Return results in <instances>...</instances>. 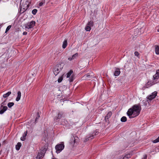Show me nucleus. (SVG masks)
<instances>
[{"mask_svg":"<svg viewBox=\"0 0 159 159\" xmlns=\"http://www.w3.org/2000/svg\"><path fill=\"white\" fill-rule=\"evenodd\" d=\"M141 110V107L140 104H135L128 109L127 114L129 118L131 119L139 115Z\"/></svg>","mask_w":159,"mask_h":159,"instance_id":"1","label":"nucleus"},{"mask_svg":"<svg viewBox=\"0 0 159 159\" xmlns=\"http://www.w3.org/2000/svg\"><path fill=\"white\" fill-rule=\"evenodd\" d=\"M30 4V0H27L25 3V4H22L20 6V12L22 13L25 11L29 7Z\"/></svg>","mask_w":159,"mask_h":159,"instance_id":"2","label":"nucleus"},{"mask_svg":"<svg viewBox=\"0 0 159 159\" xmlns=\"http://www.w3.org/2000/svg\"><path fill=\"white\" fill-rule=\"evenodd\" d=\"M35 22L34 21L32 20L30 22L26 24L25 25V28L27 31L29 30H33V28L35 26Z\"/></svg>","mask_w":159,"mask_h":159,"instance_id":"3","label":"nucleus"},{"mask_svg":"<svg viewBox=\"0 0 159 159\" xmlns=\"http://www.w3.org/2000/svg\"><path fill=\"white\" fill-rule=\"evenodd\" d=\"M64 116V113L62 111H58L56 112V115L54 116V120L56 122L61 119Z\"/></svg>","mask_w":159,"mask_h":159,"instance_id":"4","label":"nucleus"},{"mask_svg":"<svg viewBox=\"0 0 159 159\" xmlns=\"http://www.w3.org/2000/svg\"><path fill=\"white\" fill-rule=\"evenodd\" d=\"M66 76V78H69V80L70 82H72L73 81L75 78L74 75L73 74V71L72 70H70L68 73H67L65 76Z\"/></svg>","mask_w":159,"mask_h":159,"instance_id":"5","label":"nucleus"},{"mask_svg":"<svg viewBox=\"0 0 159 159\" xmlns=\"http://www.w3.org/2000/svg\"><path fill=\"white\" fill-rule=\"evenodd\" d=\"M64 145L62 143L60 144L57 145L55 147L56 152L57 153H60L64 148Z\"/></svg>","mask_w":159,"mask_h":159,"instance_id":"6","label":"nucleus"},{"mask_svg":"<svg viewBox=\"0 0 159 159\" xmlns=\"http://www.w3.org/2000/svg\"><path fill=\"white\" fill-rule=\"evenodd\" d=\"M62 68L61 67V65L59 64L57 65L54 68L53 73L55 75H57L61 70Z\"/></svg>","mask_w":159,"mask_h":159,"instance_id":"7","label":"nucleus"},{"mask_svg":"<svg viewBox=\"0 0 159 159\" xmlns=\"http://www.w3.org/2000/svg\"><path fill=\"white\" fill-rule=\"evenodd\" d=\"M46 151V150L45 148L41 150L38 153L37 157V159H41L43 158L45 153Z\"/></svg>","mask_w":159,"mask_h":159,"instance_id":"8","label":"nucleus"},{"mask_svg":"<svg viewBox=\"0 0 159 159\" xmlns=\"http://www.w3.org/2000/svg\"><path fill=\"white\" fill-rule=\"evenodd\" d=\"M3 105H4V102H2L0 107V114H3L7 110V106H3Z\"/></svg>","mask_w":159,"mask_h":159,"instance_id":"9","label":"nucleus"},{"mask_svg":"<svg viewBox=\"0 0 159 159\" xmlns=\"http://www.w3.org/2000/svg\"><path fill=\"white\" fill-rule=\"evenodd\" d=\"M156 83L157 82H155L154 81L149 80L145 84V86L146 88H148Z\"/></svg>","mask_w":159,"mask_h":159,"instance_id":"10","label":"nucleus"},{"mask_svg":"<svg viewBox=\"0 0 159 159\" xmlns=\"http://www.w3.org/2000/svg\"><path fill=\"white\" fill-rule=\"evenodd\" d=\"M95 133V134L94 135L93 134L91 135L89 137H86V138L85 139V140H84V142H86L88 140H89L90 139H93L94 137V136L98 134V131H96L94 133Z\"/></svg>","mask_w":159,"mask_h":159,"instance_id":"11","label":"nucleus"},{"mask_svg":"<svg viewBox=\"0 0 159 159\" xmlns=\"http://www.w3.org/2000/svg\"><path fill=\"white\" fill-rule=\"evenodd\" d=\"M112 113L111 111L109 112L105 118V120L106 122H109L108 119L111 117L112 115Z\"/></svg>","mask_w":159,"mask_h":159,"instance_id":"12","label":"nucleus"},{"mask_svg":"<svg viewBox=\"0 0 159 159\" xmlns=\"http://www.w3.org/2000/svg\"><path fill=\"white\" fill-rule=\"evenodd\" d=\"M120 72L119 68H116L115 71L114 73V75L115 76H118L120 74Z\"/></svg>","mask_w":159,"mask_h":159,"instance_id":"13","label":"nucleus"},{"mask_svg":"<svg viewBox=\"0 0 159 159\" xmlns=\"http://www.w3.org/2000/svg\"><path fill=\"white\" fill-rule=\"evenodd\" d=\"M21 97V93L20 91H18L17 93V96L16 99V101L18 102L20 99Z\"/></svg>","mask_w":159,"mask_h":159,"instance_id":"14","label":"nucleus"},{"mask_svg":"<svg viewBox=\"0 0 159 159\" xmlns=\"http://www.w3.org/2000/svg\"><path fill=\"white\" fill-rule=\"evenodd\" d=\"M131 155L129 154H125L124 155H123L122 157L120 158V159H128L130 157Z\"/></svg>","mask_w":159,"mask_h":159,"instance_id":"15","label":"nucleus"},{"mask_svg":"<svg viewBox=\"0 0 159 159\" xmlns=\"http://www.w3.org/2000/svg\"><path fill=\"white\" fill-rule=\"evenodd\" d=\"M159 79V73L156 71V74L153 76V79L154 80H157Z\"/></svg>","mask_w":159,"mask_h":159,"instance_id":"16","label":"nucleus"},{"mask_svg":"<svg viewBox=\"0 0 159 159\" xmlns=\"http://www.w3.org/2000/svg\"><path fill=\"white\" fill-rule=\"evenodd\" d=\"M78 54L77 53H76L72 56L71 57H69L68 59L69 61H71L72 60L76 58V57L78 56Z\"/></svg>","mask_w":159,"mask_h":159,"instance_id":"17","label":"nucleus"},{"mask_svg":"<svg viewBox=\"0 0 159 159\" xmlns=\"http://www.w3.org/2000/svg\"><path fill=\"white\" fill-rule=\"evenodd\" d=\"M84 77L87 80H90V79L92 78V75H91L89 74H87L85 75Z\"/></svg>","mask_w":159,"mask_h":159,"instance_id":"18","label":"nucleus"},{"mask_svg":"<svg viewBox=\"0 0 159 159\" xmlns=\"http://www.w3.org/2000/svg\"><path fill=\"white\" fill-rule=\"evenodd\" d=\"M21 144L20 142H18L17 144L16 145V148L17 150H19L20 147H21Z\"/></svg>","mask_w":159,"mask_h":159,"instance_id":"19","label":"nucleus"},{"mask_svg":"<svg viewBox=\"0 0 159 159\" xmlns=\"http://www.w3.org/2000/svg\"><path fill=\"white\" fill-rule=\"evenodd\" d=\"M11 94V92L10 91L8 92L7 93L3 95V97L4 98H6L9 97Z\"/></svg>","mask_w":159,"mask_h":159,"instance_id":"20","label":"nucleus"},{"mask_svg":"<svg viewBox=\"0 0 159 159\" xmlns=\"http://www.w3.org/2000/svg\"><path fill=\"white\" fill-rule=\"evenodd\" d=\"M67 40H65L63 41V43L62 46V48L64 49L67 46Z\"/></svg>","mask_w":159,"mask_h":159,"instance_id":"21","label":"nucleus"},{"mask_svg":"<svg viewBox=\"0 0 159 159\" xmlns=\"http://www.w3.org/2000/svg\"><path fill=\"white\" fill-rule=\"evenodd\" d=\"M155 52L157 54H159V46L156 45L155 46Z\"/></svg>","mask_w":159,"mask_h":159,"instance_id":"22","label":"nucleus"},{"mask_svg":"<svg viewBox=\"0 0 159 159\" xmlns=\"http://www.w3.org/2000/svg\"><path fill=\"white\" fill-rule=\"evenodd\" d=\"M157 92L156 91H155L153 93H152L151 95H150V96H151L152 97V98L151 99H154L157 96Z\"/></svg>","mask_w":159,"mask_h":159,"instance_id":"23","label":"nucleus"},{"mask_svg":"<svg viewBox=\"0 0 159 159\" xmlns=\"http://www.w3.org/2000/svg\"><path fill=\"white\" fill-rule=\"evenodd\" d=\"M142 102H143V105L144 106L147 105V103L148 104H149L150 102H149V100L147 99L146 100H143V101Z\"/></svg>","mask_w":159,"mask_h":159,"instance_id":"24","label":"nucleus"},{"mask_svg":"<svg viewBox=\"0 0 159 159\" xmlns=\"http://www.w3.org/2000/svg\"><path fill=\"white\" fill-rule=\"evenodd\" d=\"M64 75V74L62 75L61 77H60L58 80V83H60L62 80L63 78V76Z\"/></svg>","mask_w":159,"mask_h":159,"instance_id":"25","label":"nucleus"},{"mask_svg":"<svg viewBox=\"0 0 159 159\" xmlns=\"http://www.w3.org/2000/svg\"><path fill=\"white\" fill-rule=\"evenodd\" d=\"M120 120L122 122H125L127 120V118L125 116H123L121 118Z\"/></svg>","mask_w":159,"mask_h":159,"instance_id":"26","label":"nucleus"},{"mask_svg":"<svg viewBox=\"0 0 159 159\" xmlns=\"http://www.w3.org/2000/svg\"><path fill=\"white\" fill-rule=\"evenodd\" d=\"M14 105V103L13 102H9L7 104V106L9 108H11Z\"/></svg>","mask_w":159,"mask_h":159,"instance_id":"27","label":"nucleus"},{"mask_svg":"<svg viewBox=\"0 0 159 159\" xmlns=\"http://www.w3.org/2000/svg\"><path fill=\"white\" fill-rule=\"evenodd\" d=\"M85 29L86 31H90L91 30V27L90 26L87 25V26L85 27Z\"/></svg>","mask_w":159,"mask_h":159,"instance_id":"28","label":"nucleus"},{"mask_svg":"<svg viewBox=\"0 0 159 159\" xmlns=\"http://www.w3.org/2000/svg\"><path fill=\"white\" fill-rule=\"evenodd\" d=\"M93 23L92 21H90L87 24V25L90 26V27L93 26Z\"/></svg>","mask_w":159,"mask_h":159,"instance_id":"29","label":"nucleus"},{"mask_svg":"<svg viewBox=\"0 0 159 159\" xmlns=\"http://www.w3.org/2000/svg\"><path fill=\"white\" fill-rule=\"evenodd\" d=\"M37 11L38 10L37 9H34L32 11V13L34 15H35L37 13Z\"/></svg>","mask_w":159,"mask_h":159,"instance_id":"30","label":"nucleus"},{"mask_svg":"<svg viewBox=\"0 0 159 159\" xmlns=\"http://www.w3.org/2000/svg\"><path fill=\"white\" fill-rule=\"evenodd\" d=\"M152 142L154 143H156L159 142V136L156 139L152 141Z\"/></svg>","mask_w":159,"mask_h":159,"instance_id":"31","label":"nucleus"},{"mask_svg":"<svg viewBox=\"0 0 159 159\" xmlns=\"http://www.w3.org/2000/svg\"><path fill=\"white\" fill-rule=\"evenodd\" d=\"M45 3V1H43L42 2H40L39 4V7H41Z\"/></svg>","mask_w":159,"mask_h":159,"instance_id":"32","label":"nucleus"},{"mask_svg":"<svg viewBox=\"0 0 159 159\" xmlns=\"http://www.w3.org/2000/svg\"><path fill=\"white\" fill-rule=\"evenodd\" d=\"M11 25H9V26H8L6 29V31H5V33H7V31H8L9 30L11 29Z\"/></svg>","mask_w":159,"mask_h":159,"instance_id":"33","label":"nucleus"},{"mask_svg":"<svg viewBox=\"0 0 159 159\" xmlns=\"http://www.w3.org/2000/svg\"><path fill=\"white\" fill-rule=\"evenodd\" d=\"M152 98V97L151 96H149L148 97H147V99L149 100L150 102L151 100H152L153 99H151Z\"/></svg>","mask_w":159,"mask_h":159,"instance_id":"34","label":"nucleus"},{"mask_svg":"<svg viewBox=\"0 0 159 159\" xmlns=\"http://www.w3.org/2000/svg\"><path fill=\"white\" fill-rule=\"evenodd\" d=\"M39 117H40V116L39 115V113H37V117H36V118H35V122H36V121L39 118Z\"/></svg>","mask_w":159,"mask_h":159,"instance_id":"35","label":"nucleus"},{"mask_svg":"<svg viewBox=\"0 0 159 159\" xmlns=\"http://www.w3.org/2000/svg\"><path fill=\"white\" fill-rule=\"evenodd\" d=\"M134 55L135 56H136L138 57L139 56V53L138 52L135 51L134 52Z\"/></svg>","mask_w":159,"mask_h":159,"instance_id":"36","label":"nucleus"},{"mask_svg":"<svg viewBox=\"0 0 159 159\" xmlns=\"http://www.w3.org/2000/svg\"><path fill=\"white\" fill-rule=\"evenodd\" d=\"M25 137H24L23 136L22 137H21L20 138V139L22 141H23L25 140Z\"/></svg>","mask_w":159,"mask_h":159,"instance_id":"37","label":"nucleus"},{"mask_svg":"<svg viewBox=\"0 0 159 159\" xmlns=\"http://www.w3.org/2000/svg\"><path fill=\"white\" fill-rule=\"evenodd\" d=\"M27 130L25 132H24V134H23V136L25 138L26 136L27 135Z\"/></svg>","mask_w":159,"mask_h":159,"instance_id":"38","label":"nucleus"},{"mask_svg":"<svg viewBox=\"0 0 159 159\" xmlns=\"http://www.w3.org/2000/svg\"><path fill=\"white\" fill-rule=\"evenodd\" d=\"M27 34V32H26V31L23 32V35H26V34Z\"/></svg>","mask_w":159,"mask_h":159,"instance_id":"39","label":"nucleus"},{"mask_svg":"<svg viewBox=\"0 0 159 159\" xmlns=\"http://www.w3.org/2000/svg\"><path fill=\"white\" fill-rule=\"evenodd\" d=\"M72 140H74V143H75V138L74 137H73L72 138Z\"/></svg>","mask_w":159,"mask_h":159,"instance_id":"40","label":"nucleus"},{"mask_svg":"<svg viewBox=\"0 0 159 159\" xmlns=\"http://www.w3.org/2000/svg\"><path fill=\"white\" fill-rule=\"evenodd\" d=\"M147 156L146 155H145L144 157V159H147Z\"/></svg>","mask_w":159,"mask_h":159,"instance_id":"41","label":"nucleus"},{"mask_svg":"<svg viewBox=\"0 0 159 159\" xmlns=\"http://www.w3.org/2000/svg\"><path fill=\"white\" fill-rule=\"evenodd\" d=\"M157 30L158 32H159V28H158L157 29Z\"/></svg>","mask_w":159,"mask_h":159,"instance_id":"42","label":"nucleus"},{"mask_svg":"<svg viewBox=\"0 0 159 159\" xmlns=\"http://www.w3.org/2000/svg\"><path fill=\"white\" fill-rule=\"evenodd\" d=\"M156 71H158V73H159V69H158V70H157Z\"/></svg>","mask_w":159,"mask_h":159,"instance_id":"43","label":"nucleus"}]
</instances>
